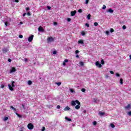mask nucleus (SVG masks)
<instances>
[{"mask_svg":"<svg viewBox=\"0 0 131 131\" xmlns=\"http://www.w3.org/2000/svg\"><path fill=\"white\" fill-rule=\"evenodd\" d=\"M76 104H78V105H77L75 106V109H76L77 110H78V109L80 108V106L79 105H80V102L77 100H76L75 101L74 100L72 101V102H71L72 106H75Z\"/></svg>","mask_w":131,"mask_h":131,"instance_id":"obj_1","label":"nucleus"},{"mask_svg":"<svg viewBox=\"0 0 131 131\" xmlns=\"http://www.w3.org/2000/svg\"><path fill=\"white\" fill-rule=\"evenodd\" d=\"M27 127L29 129H33L34 128V125L32 123H30L28 124Z\"/></svg>","mask_w":131,"mask_h":131,"instance_id":"obj_2","label":"nucleus"},{"mask_svg":"<svg viewBox=\"0 0 131 131\" xmlns=\"http://www.w3.org/2000/svg\"><path fill=\"white\" fill-rule=\"evenodd\" d=\"M34 36L33 35H32L30 37H29L28 40V41H29V42H31V41H32V40H33Z\"/></svg>","mask_w":131,"mask_h":131,"instance_id":"obj_3","label":"nucleus"},{"mask_svg":"<svg viewBox=\"0 0 131 131\" xmlns=\"http://www.w3.org/2000/svg\"><path fill=\"white\" fill-rule=\"evenodd\" d=\"M2 51L4 54H6V53H8V52H9V49L7 48H4L2 49Z\"/></svg>","mask_w":131,"mask_h":131,"instance_id":"obj_4","label":"nucleus"},{"mask_svg":"<svg viewBox=\"0 0 131 131\" xmlns=\"http://www.w3.org/2000/svg\"><path fill=\"white\" fill-rule=\"evenodd\" d=\"M17 70H16V68L12 67L11 69L10 70V73H13V72H16Z\"/></svg>","mask_w":131,"mask_h":131,"instance_id":"obj_5","label":"nucleus"},{"mask_svg":"<svg viewBox=\"0 0 131 131\" xmlns=\"http://www.w3.org/2000/svg\"><path fill=\"white\" fill-rule=\"evenodd\" d=\"M95 65H96V66H97L99 68H101V67H102V64H101V63H100V62H99V61H96L95 63Z\"/></svg>","mask_w":131,"mask_h":131,"instance_id":"obj_6","label":"nucleus"},{"mask_svg":"<svg viewBox=\"0 0 131 131\" xmlns=\"http://www.w3.org/2000/svg\"><path fill=\"white\" fill-rule=\"evenodd\" d=\"M130 104H128L127 106H125L124 107V108L126 110H130Z\"/></svg>","mask_w":131,"mask_h":131,"instance_id":"obj_7","label":"nucleus"},{"mask_svg":"<svg viewBox=\"0 0 131 131\" xmlns=\"http://www.w3.org/2000/svg\"><path fill=\"white\" fill-rule=\"evenodd\" d=\"M48 41H54V38L53 37H49L47 38Z\"/></svg>","mask_w":131,"mask_h":131,"instance_id":"obj_8","label":"nucleus"},{"mask_svg":"<svg viewBox=\"0 0 131 131\" xmlns=\"http://www.w3.org/2000/svg\"><path fill=\"white\" fill-rule=\"evenodd\" d=\"M76 13H77L76 10L71 11V16H75V14H76Z\"/></svg>","mask_w":131,"mask_h":131,"instance_id":"obj_9","label":"nucleus"},{"mask_svg":"<svg viewBox=\"0 0 131 131\" xmlns=\"http://www.w3.org/2000/svg\"><path fill=\"white\" fill-rule=\"evenodd\" d=\"M8 87H9V89L10 90V91H14V88H13V87L12 86V85H11V84H8Z\"/></svg>","mask_w":131,"mask_h":131,"instance_id":"obj_10","label":"nucleus"},{"mask_svg":"<svg viewBox=\"0 0 131 131\" xmlns=\"http://www.w3.org/2000/svg\"><path fill=\"white\" fill-rule=\"evenodd\" d=\"M38 31H40L41 32H42V31H43V28H42V27L41 26L39 27Z\"/></svg>","mask_w":131,"mask_h":131,"instance_id":"obj_11","label":"nucleus"},{"mask_svg":"<svg viewBox=\"0 0 131 131\" xmlns=\"http://www.w3.org/2000/svg\"><path fill=\"white\" fill-rule=\"evenodd\" d=\"M70 110V107L69 106H67L64 108V111H69Z\"/></svg>","mask_w":131,"mask_h":131,"instance_id":"obj_12","label":"nucleus"},{"mask_svg":"<svg viewBox=\"0 0 131 131\" xmlns=\"http://www.w3.org/2000/svg\"><path fill=\"white\" fill-rule=\"evenodd\" d=\"M78 43H80V45H83V40H79L78 41Z\"/></svg>","mask_w":131,"mask_h":131,"instance_id":"obj_13","label":"nucleus"},{"mask_svg":"<svg viewBox=\"0 0 131 131\" xmlns=\"http://www.w3.org/2000/svg\"><path fill=\"white\" fill-rule=\"evenodd\" d=\"M15 83V81H13L11 82V86H12V88H15V84H14Z\"/></svg>","mask_w":131,"mask_h":131,"instance_id":"obj_14","label":"nucleus"},{"mask_svg":"<svg viewBox=\"0 0 131 131\" xmlns=\"http://www.w3.org/2000/svg\"><path fill=\"white\" fill-rule=\"evenodd\" d=\"M108 12L109 13H113V12H114V10H112V9L110 8L108 9Z\"/></svg>","mask_w":131,"mask_h":131,"instance_id":"obj_15","label":"nucleus"},{"mask_svg":"<svg viewBox=\"0 0 131 131\" xmlns=\"http://www.w3.org/2000/svg\"><path fill=\"white\" fill-rule=\"evenodd\" d=\"M28 84L29 85H31V84H32V81H31V80H29L28 81Z\"/></svg>","mask_w":131,"mask_h":131,"instance_id":"obj_16","label":"nucleus"},{"mask_svg":"<svg viewBox=\"0 0 131 131\" xmlns=\"http://www.w3.org/2000/svg\"><path fill=\"white\" fill-rule=\"evenodd\" d=\"M15 114H16V115H17V116H18V117H19L20 118H22V116L19 115L17 113H16Z\"/></svg>","mask_w":131,"mask_h":131,"instance_id":"obj_17","label":"nucleus"},{"mask_svg":"<svg viewBox=\"0 0 131 131\" xmlns=\"http://www.w3.org/2000/svg\"><path fill=\"white\" fill-rule=\"evenodd\" d=\"M65 119H66V120H68V121H71V119H70V118H69L68 117H65Z\"/></svg>","mask_w":131,"mask_h":131,"instance_id":"obj_18","label":"nucleus"},{"mask_svg":"<svg viewBox=\"0 0 131 131\" xmlns=\"http://www.w3.org/2000/svg\"><path fill=\"white\" fill-rule=\"evenodd\" d=\"M120 82L121 84H123V79L122 78H120Z\"/></svg>","mask_w":131,"mask_h":131,"instance_id":"obj_19","label":"nucleus"},{"mask_svg":"<svg viewBox=\"0 0 131 131\" xmlns=\"http://www.w3.org/2000/svg\"><path fill=\"white\" fill-rule=\"evenodd\" d=\"M99 115L102 116V115H105V113L104 112H99Z\"/></svg>","mask_w":131,"mask_h":131,"instance_id":"obj_20","label":"nucleus"},{"mask_svg":"<svg viewBox=\"0 0 131 131\" xmlns=\"http://www.w3.org/2000/svg\"><path fill=\"white\" fill-rule=\"evenodd\" d=\"M110 125L112 127V128H114V127H115V125L113 123H111Z\"/></svg>","mask_w":131,"mask_h":131,"instance_id":"obj_21","label":"nucleus"},{"mask_svg":"<svg viewBox=\"0 0 131 131\" xmlns=\"http://www.w3.org/2000/svg\"><path fill=\"white\" fill-rule=\"evenodd\" d=\"M87 18L88 20H90L91 19V14H89L87 16Z\"/></svg>","mask_w":131,"mask_h":131,"instance_id":"obj_22","label":"nucleus"},{"mask_svg":"<svg viewBox=\"0 0 131 131\" xmlns=\"http://www.w3.org/2000/svg\"><path fill=\"white\" fill-rule=\"evenodd\" d=\"M55 83H56V84H57L58 85V86H60V85L62 84V83H61L60 82H56Z\"/></svg>","mask_w":131,"mask_h":131,"instance_id":"obj_23","label":"nucleus"},{"mask_svg":"<svg viewBox=\"0 0 131 131\" xmlns=\"http://www.w3.org/2000/svg\"><path fill=\"white\" fill-rule=\"evenodd\" d=\"M81 35H82V36H83V35H85V32L84 31H82L81 32Z\"/></svg>","mask_w":131,"mask_h":131,"instance_id":"obj_24","label":"nucleus"},{"mask_svg":"<svg viewBox=\"0 0 131 131\" xmlns=\"http://www.w3.org/2000/svg\"><path fill=\"white\" fill-rule=\"evenodd\" d=\"M101 63L102 65H104V64H105V62H104V59L101 60Z\"/></svg>","mask_w":131,"mask_h":131,"instance_id":"obj_25","label":"nucleus"},{"mask_svg":"<svg viewBox=\"0 0 131 131\" xmlns=\"http://www.w3.org/2000/svg\"><path fill=\"white\" fill-rule=\"evenodd\" d=\"M70 91L71 92V93H74V90H73V89H70Z\"/></svg>","mask_w":131,"mask_h":131,"instance_id":"obj_26","label":"nucleus"},{"mask_svg":"<svg viewBox=\"0 0 131 131\" xmlns=\"http://www.w3.org/2000/svg\"><path fill=\"white\" fill-rule=\"evenodd\" d=\"M8 119H9V118H8V117H6L4 118V121H6V120H8Z\"/></svg>","mask_w":131,"mask_h":131,"instance_id":"obj_27","label":"nucleus"},{"mask_svg":"<svg viewBox=\"0 0 131 131\" xmlns=\"http://www.w3.org/2000/svg\"><path fill=\"white\" fill-rule=\"evenodd\" d=\"M122 29H123L124 30L126 29V26H125V25L123 26Z\"/></svg>","mask_w":131,"mask_h":131,"instance_id":"obj_28","label":"nucleus"},{"mask_svg":"<svg viewBox=\"0 0 131 131\" xmlns=\"http://www.w3.org/2000/svg\"><path fill=\"white\" fill-rule=\"evenodd\" d=\"M110 32H111V33H112V32H114V29H113V28H111L110 29Z\"/></svg>","mask_w":131,"mask_h":131,"instance_id":"obj_29","label":"nucleus"},{"mask_svg":"<svg viewBox=\"0 0 131 131\" xmlns=\"http://www.w3.org/2000/svg\"><path fill=\"white\" fill-rule=\"evenodd\" d=\"M93 100H94V102L95 103H96L97 102V101H98V99L97 98H94Z\"/></svg>","mask_w":131,"mask_h":131,"instance_id":"obj_30","label":"nucleus"},{"mask_svg":"<svg viewBox=\"0 0 131 131\" xmlns=\"http://www.w3.org/2000/svg\"><path fill=\"white\" fill-rule=\"evenodd\" d=\"M80 65H81V66H83L84 65L83 62L82 61L80 62Z\"/></svg>","mask_w":131,"mask_h":131,"instance_id":"obj_31","label":"nucleus"},{"mask_svg":"<svg viewBox=\"0 0 131 131\" xmlns=\"http://www.w3.org/2000/svg\"><path fill=\"white\" fill-rule=\"evenodd\" d=\"M81 92H82V93H84V92H85V89L84 88H82L81 89Z\"/></svg>","mask_w":131,"mask_h":131,"instance_id":"obj_32","label":"nucleus"},{"mask_svg":"<svg viewBox=\"0 0 131 131\" xmlns=\"http://www.w3.org/2000/svg\"><path fill=\"white\" fill-rule=\"evenodd\" d=\"M116 75L117 77H119V76H120V75L118 73H117L116 74Z\"/></svg>","mask_w":131,"mask_h":131,"instance_id":"obj_33","label":"nucleus"},{"mask_svg":"<svg viewBox=\"0 0 131 131\" xmlns=\"http://www.w3.org/2000/svg\"><path fill=\"white\" fill-rule=\"evenodd\" d=\"M45 130H46V127L43 126L41 131H45Z\"/></svg>","mask_w":131,"mask_h":131,"instance_id":"obj_34","label":"nucleus"},{"mask_svg":"<svg viewBox=\"0 0 131 131\" xmlns=\"http://www.w3.org/2000/svg\"><path fill=\"white\" fill-rule=\"evenodd\" d=\"M93 125H97V121H94L93 122Z\"/></svg>","mask_w":131,"mask_h":131,"instance_id":"obj_35","label":"nucleus"},{"mask_svg":"<svg viewBox=\"0 0 131 131\" xmlns=\"http://www.w3.org/2000/svg\"><path fill=\"white\" fill-rule=\"evenodd\" d=\"M127 115H128L129 116H131V111L128 112V113H127Z\"/></svg>","mask_w":131,"mask_h":131,"instance_id":"obj_36","label":"nucleus"},{"mask_svg":"<svg viewBox=\"0 0 131 131\" xmlns=\"http://www.w3.org/2000/svg\"><path fill=\"white\" fill-rule=\"evenodd\" d=\"M78 12L79 13H82V10H81V9H79V10H78Z\"/></svg>","mask_w":131,"mask_h":131,"instance_id":"obj_37","label":"nucleus"},{"mask_svg":"<svg viewBox=\"0 0 131 131\" xmlns=\"http://www.w3.org/2000/svg\"><path fill=\"white\" fill-rule=\"evenodd\" d=\"M98 23H97V22L94 23V26H98Z\"/></svg>","mask_w":131,"mask_h":131,"instance_id":"obj_38","label":"nucleus"},{"mask_svg":"<svg viewBox=\"0 0 131 131\" xmlns=\"http://www.w3.org/2000/svg\"><path fill=\"white\" fill-rule=\"evenodd\" d=\"M18 36H19V38H23V35H19Z\"/></svg>","mask_w":131,"mask_h":131,"instance_id":"obj_39","label":"nucleus"},{"mask_svg":"<svg viewBox=\"0 0 131 131\" xmlns=\"http://www.w3.org/2000/svg\"><path fill=\"white\" fill-rule=\"evenodd\" d=\"M85 26H87V27H90V24L86 23L85 24Z\"/></svg>","mask_w":131,"mask_h":131,"instance_id":"obj_40","label":"nucleus"},{"mask_svg":"<svg viewBox=\"0 0 131 131\" xmlns=\"http://www.w3.org/2000/svg\"><path fill=\"white\" fill-rule=\"evenodd\" d=\"M67 20H68V22H70V21H71V18H68Z\"/></svg>","mask_w":131,"mask_h":131,"instance_id":"obj_41","label":"nucleus"},{"mask_svg":"<svg viewBox=\"0 0 131 131\" xmlns=\"http://www.w3.org/2000/svg\"><path fill=\"white\" fill-rule=\"evenodd\" d=\"M79 53V51H78V50L75 51V54H78Z\"/></svg>","mask_w":131,"mask_h":131,"instance_id":"obj_42","label":"nucleus"},{"mask_svg":"<svg viewBox=\"0 0 131 131\" xmlns=\"http://www.w3.org/2000/svg\"><path fill=\"white\" fill-rule=\"evenodd\" d=\"M105 33H106V34H107V35H109V31H106L105 32Z\"/></svg>","mask_w":131,"mask_h":131,"instance_id":"obj_43","label":"nucleus"},{"mask_svg":"<svg viewBox=\"0 0 131 131\" xmlns=\"http://www.w3.org/2000/svg\"><path fill=\"white\" fill-rule=\"evenodd\" d=\"M106 9V6L105 5H103V7H102V10H105Z\"/></svg>","mask_w":131,"mask_h":131,"instance_id":"obj_44","label":"nucleus"},{"mask_svg":"<svg viewBox=\"0 0 131 131\" xmlns=\"http://www.w3.org/2000/svg\"><path fill=\"white\" fill-rule=\"evenodd\" d=\"M110 72L111 74H114V71H110Z\"/></svg>","mask_w":131,"mask_h":131,"instance_id":"obj_45","label":"nucleus"},{"mask_svg":"<svg viewBox=\"0 0 131 131\" xmlns=\"http://www.w3.org/2000/svg\"><path fill=\"white\" fill-rule=\"evenodd\" d=\"M56 54H57V51H53V54H54V55H56Z\"/></svg>","mask_w":131,"mask_h":131,"instance_id":"obj_46","label":"nucleus"},{"mask_svg":"<svg viewBox=\"0 0 131 131\" xmlns=\"http://www.w3.org/2000/svg\"><path fill=\"white\" fill-rule=\"evenodd\" d=\"M47 9H48V10H51V7H50V6H47Z\"/></svg>","mask_w":131,"mask_h":131,"instance_id":"obj_47","label":"nucleus"},{"mask_svg":"<svg viewBox=\"0 0 131 131\" xmlns=\"http://www.w3.org/2000/svg\"><path fill=\"white\" fill-rule=\"evenodd\" d=\"M64 62L67 63V62H68V59H64Z\"/></svg>","mask_w":131,"mask_h":131,"instance_id":"obj_48","label":"nucleus"},{"mask_svg":"<svg viewBox=\"0 0 131 131\" xmlns=\"http://www.w3.org/2000/svg\"><path fill=\"white\" fill-rule=\"evenodd\" d=\"M22 107L23 109H25V105L24 104H22Z\"/></svg>","mask_w":131,"mask_h":131,"instance_id":"obj_49","label":"nucleus"},{"mask_svg":"<svg viewBox=\"0 0 131 131\" xmlns=\"http://www.w3.org/2000/svg\"><path fill=\"white\" fill-rule=\"evenodd\" d=\"M60 108H61V106L60 105H57V109H60Z\"/></svg>","mask_w":131,"mask_h":131,"instance_id":"obj_50","label":"nucleus"},{"mask_svg":"<svg viewBox=\"0 0 131 131\" xmlns=\"http://www.w3.org/2000/svg\"><path fill=\"white\" fill-rule=\"evenodd\" d=\"M27 14L28 15V16H30V15H31V14L29 12H28Z\"/></svg>","mask_w":131,"mask_h":131,"instance_id":"obj_51","label":"nucleus"},{"mask_svg":"<svg viewBox=\"0 0 131 131\" xmlns=\"http://www.w3.org/2000/svg\"><path fill=\"white\" fill-rule=\"evenodd\" d=\"M10 108H11V109H13V110H14L15 108V107H14L13 106H10Z\"/></svg>","mask_w":131,"mask_h":131,"instance_id":"obj_52","label":"nucleus"},{"mask_svg":"<svg viewBox=\"0 0 131 131\" xmlns=\"http://www.w3.org/2000/svg\"><path fill=\"white\" fill-rule=\"evenodd\" d=\"M85 4H89V0H86V1H85Z\"/></svg>","mask_w":131,"mask_h":131,"instance_id":"obj_53","label":"nucleus"},{"mask_svg":"<svg viewBox=\"0 0 131 131\" xmlns=\"http://www.w3.org/2000/svg\"><path fill=\"white\" fill-rule=\"evenodd\" d=\"M8 62H12V59L10 58L8 59Z\"/></svg>","mask_w":131,"mask_h":131,"instance_id":"obj_54","label":"nucleus"},{"mask_svg":"<svg viewBox=\"0 0 131 131\" xmlns=\"http://www.w3.org/2000/svg\"><path fill=\"white\" fill-rule=\"evenodd\" d=\"M26 11H29V7H27L26 8Z\"/></svg>","mask_w":131,"mask_h":131,"instance_id":"obj_55","label":"nucleus"},{"mask_svg":"<svg viewBox=\"0 0 131 131\" xmlns=\"http://www.w3.org/2000/svg\"><path fill=\"white\" fill-rule=\"evenodd\" d=\"M15 3H19V0H15Z\"/></svg>","mask_w":131,"mask_h":131,"instance_id":"obj_56","label":"nucleus"},{"mask_svg":"<svg viewBox=\"0 0 131 131\" xmlns=\"http://www.w3.org/2000/svg\"><path fill=\"white\" fill-rule=\"evenodd\" d=\"M76 58H79V55L78 54H77V55H76Z\"/></svg>","mask_w":131,"mask_h":131,"instance_id":"obj_57","label":"nucleus"},{"mask_svg":"<svg viewBox=\"0 0 131 131\" xmlns=\"http://www.w3.org/2000/svg\"><path fill=\"white\" fill-rule=\"evenodd\" d=\"M1 88H2V89H4V88H5V85H1Z\"/></svg>","mask_w":131,"mask_h":131,"instance_id":"obj_58","label":"nucleus"},{"mask_svg":"<svg viewBox=\"0 0 131 131\" xmlns=\"http://www.w3.org/2000/svg\"><path fill=\"white\" fill-rule=\"evenodd\" d=\"M63 66H65V65H66V62H65L64 61H63Z\"/></svg>","mask_w":131,"mask_h":131,"instance_id":"obj_59","label":"nucleus"},{"mask_svg":"<svg viewBox=\"0 0 131 131\" xmlns=\"http://www.w3.org/2000/svg\"><path fill=\"white\" fill-rule=\"evenodd\" d=\"M5 24L6 26H8V22H7V21L5 22Z\"/></svg>","mask_w":131,"mask_h":131,"instance_id":"obj_60","label":"nucleus"},{"mask_svg":"<svg viewBox=\"0 0 131 131\" xmlns=\"http://www.w3.org/2000/svg\"><path fill=\"white\" fill-rule=\"evenodd\" d=\"M26 13H24L23 14V17H25V16H26Z\"/></svg>","mask_w":131,"mask_h":131,"instance_id":"obj_61","label":"nucleus"},{"mask_svg":"<svg viewBox=\"0 0 131 131\" xmlns=\"http://www.w3.org/2000/svg\"><path fill=\"white\" fill-rule=\"evenodd\" d=\"M83 113H85H85H86V110H84V111H83Z\"/></svg>","mask_w":131,"mask_h":131,"instance_id":"obj_62","label":"nucleus"},{"mask_svg":"<svg viewBox=\"0 0 131 131\" xmlns=\"http://www.w3.org/2000/svg\"><path fill=\"white\" fill-rule=\"evenodd\" d=\"M54 25H57V22H54Z\"/></svg>","mask_w":131,"mask_h":131,"instance_id":"obj_63","label":"nucleus"},{"mask_svg":"<svg viewBox=\"0 0 131 131\" xmlns=\"http://www.w3.org/2000/svg\"><path fill=\"white\" fill-rule=\"evenodd\" d=\"M24 60H25V61H26V62L28 61L27 58H25Z\"/></svg>","mask_w":131,"mask_h":131,"instance_id":"obj_64","label":"nucleus"}]
</instances>
